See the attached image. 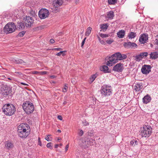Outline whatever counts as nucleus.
I'll return each instance as SVG.
<instances>
[{
	"label": "nucleus",
	"mask_w": 158,
	"mask_h": 158,
	"mask_svg": "<svg viewBox=\"0 0 158 158\" xmlns=\"http://www.w3.org/2000/svg\"><path fill=\"white\" fill-rule=\"evenodd\" d=\"M127 58V56L125 54H121L120 52H117L113 54L109 57L106 64L109 66H112L114 64L118 62L119 60L125 59Z\"/></svg>",
	"instance_id": "1"
},
{
	"label": "nucleus",
	"mask_w": 158,
	"mask_h": 158,
	"mask_svg": "<svg viewBox=\"0 0 158 158\" xmlns=\"http://www.w3.org/2000/svg\"><path fill=\"white\" fill-rule=\"evenodd\" d=\"M23 108L26 114H30L33 111L34 106L32 102L30 100L26 101L23 103Z\"/></svg>",
	"instance_id": "2"
},
{
	"label": "nucleus",
	"mask_w": 158,
	"mask_h": 158,
	"mask_svg": "<svg viewBox=\"0 0 158 158\" xmlns=\"http://www.w3.org/2000/svg\"><path fill=\"white\" fill-rule=\"evenodd\" d=\"M15 106L11 104H7L4 105L2 107L4 113L7 115L10 116L13 115L15 111Z\"/></svg>",
	"instance_id": "3"
},
{
	"label": "nucleus",
	"mask_w": 158,
	"mask_h": 158,
	"mask_svg": "<svg viewBox=\"0 0 158 158\" xmlns=\"http://www.w3.org/2000/svg\"><path fill=\"white\" fill-rule=\"evenodd\" d=\"M141 135L142 137H148L152 134V129L151 127L148 125H144L141 128Z\"/></svg>",
	"instance_id": "4"
},
{
	"label": "nucleus",
	"mask_w": 158,
	"mask_h": 158,
	"mask_svg": "<svg viewBox=\"0 0 158 158\" xmlns=\"http://www.w3.org/2000/svg\"><path fill=\"white\" fill-rule=\"evenodd\" d=\"M112 90L111 89L110 86L106 85H103L100 90L101 95L103 97H108L112 94Z\"/></svg>",
	"instance_id": "5"
},
{
	"label": "nucleus",
	"mask_w": 158,
	"mask_h": 158,
	"mask_svg": "<svg viewBox=\"0 0 158 158\" xmlns=\"http://www.w3.org/2000/svg\"><path fill=\"white\" fill-rule=\"evenodd\" d=\"M63 3L62 0H54L53 2V6L50 8V11L55 13L59 12L60 9L59 6L62 5Z\"/></svg>",
	"instance_id": "6"
},
{
	"label": "nucleus",
	"mask_w": 158,
	"mask_h": 158,
	"mask_svg": "<svg viewBox=\"0 0 158 158\" xmlns=\"http://www.w3.org/2000/svg\"><path fill=\"white\" fill-rule=\"evenodd\" d=\"M16 28L15 24L14 23H9L6 25L4 28L5 31H7L9 33L14 32Z\"/></svg>",
	"instance_id": "7"
},
{
	"label": "nucleus",
	"mask_w": 158,
	"mask_h": 158,
	"mask_svg": "<svg viewBox=\"0 0 158 158\" xmlns=\"http://www.w3.org/2000/svg\"><path fill=\"white\" fill-rule=\"evenodd\" d=\"M39 16L41 19H44L47 17L49 15L48 10L45 9H42L39 12Z\"/></svg>",
	"instance_id": "8"
},
{
	"label": "nucleus",
	"mask_w": 158,
	"mask_h": 158,
	"mask_svg": "<svg viewBox=\"0 0 158 158\" xmlns=\"http://www.w3.org/2000/svg\"><path fill=\"white\" fill-rule=\"evenodd\" d=\"M18 131H30L29 126L26 123L20 124L18 127Z\"/></svg>",
	"instance_id": "9"
},
{
	"label": "nucleus",
	"mask_w": 158,
	"mask_h": 158,
	"mask_svg": "<svg viewBox=\"0 0 158 158\" xmlns=\"http://www.w3.org/2000/svg\"><path fill=\"white\" fill-rule=\"evenodd\" d=\"M34 20L32 17L27 16L25 20V23L27 27H30L32 26Z\"/></svg>",
	"instance_id": "10"
},
{
	"label": "nucleus",
	"mask_w": 158,
	"mask_h": 158,
	"mask_svg": "<svg viewBox=\"0 0 158 158\" xmlns=\"http://www.w3.org/2000/svg\"><path fill=\"white\" fill-rule=\"evenodd\" d=\"M151 67L149 65H144L141 69V72L143 74H148L151 71Z\"/></svg>",
	"instance_id": "11"
},
{
	"label": "nucleus",
	"mask_w": 158,
	"mask_h": 158,
	"mask_svg": "<svg viewBox=\"0 0 158 158\" xmlns=\"http://www.w3.org/2000/svg\"><path fill=\"white\" fill-rule=\"evenodd\" d=\"M148 35L147 33H144L142 34L139 40L140 42L142 44L146 43L148 39Z\"/></svg>",
	"instance_id": "12"
},
{
	"label": "nucleus",
	"mask_w": 158,
	"mask_h": 158,
	"mask_svg": "<svg viewBox=\"0 0 158 158\" xmlns=\"http://www.w3.org/2000/svg\"><path fill=\"white\" fill-rule=\"evenodd\" d=\"M113 70L118 72H122L123 70V65L122 63H119L115 65L113 69Z\"/></svg>",
	"instance_id": "13"
},
{
	"label": "nucleus",
	"mask_w": 158,
	"mask_h": 158,
	"mask_svg": "<svg viewBox=\"0 0 158 158\" xmlns=\"http://www.w3.org/2000/svg\"><path fill=\"white\" fill-rule=\"evenodd\" d=\"M19 136L22 138H26L29 135V131H22L21 132L18 131Z\"/></svg>",
	"instance_id": "14"
},
{
	"label": "nucleus",
	"mask_w": 158,
	"mask_h": 158,
	"mask_svg": "<svg viewBox=\"0 0 158 158\" xmlns=\"http://www.w3.org/2000/svg\"><path fill=\"white\" fill-rule=\"evenodd\" d=\"M124 45L125 47H128L131 48L135 49L137 47V45L135 43L130 42L125 43Z\"/></svg>",
	"instance_id": "15"
},
{
	"label": "nucleus",
	"mask_w": 158,
	"mask_h": 158,
	"mask_svg": "<svg viewBox=\"0 0 158 158\" xmlns=\"http://www.w3.org/2000/svg\"><path fill=\"white\" fill-rule=\"evenodd\" d=\"M152 98L148 94L145 96L142 99L143 102L145 104H147L150 102Z\"/></svg>",
	"instance_id": "16"
},
{
	"label": "nucleus",
	"mask_w": 158,
	"mask_h": 158,
	"mask_svg": "<svg viewBox=\"0 0 158 158\" xmlns=\"http://www.w3.org/2000/svg\"><path fill=\"white\" fill-rule=\"evenodd\" d=\"M150 55V58L155 60L158 58V52H152Z\"/></svg>",
	"instance_id": "17"
},
{
	"label": "nucleus",
	"mask_w": 158,
	"mask_h": 158,
	"mask_svg": "<svg viewBox=\"0 0 158 158\" xmlns=\"http://www.w3.org/2000/svg\"><path fill=\"white\" fill-rule=\"evenodd\" d=\"M14 147V145L11 142L8 141L6 142L5 147L8 150L11 149Z\"/></svg>",
	"instance_id": "18"
},
{
	"label": "nucleus",
	"mask_w": 158,
	"mask_h": 158,
	"mask_svg": "<svg viewBox=\"0 0 158 158\" xmlns=\"http://www.w3.org/2000/svg\"><path fill=\"white\" fill-rule=\"evenodd\" d=\"M143 85L141 83H138L136 84L135 89L136 91H139L143 89Z\"/></svg>",
	"instance_id": "19"
},
{
	"label": "nucleus",
	"mask_w": 158,
	"mask_h": 158,
	"mask_svg": "<svg viewBox=\"0 0 158 158\" xmlns=\"http://www.w3.org/2000/svg\"><path fill=\"white\" fill-rule=\"evenodd\" d=\"M125 31L123 30H121L118 32L117 33V36L120 38H122L124 37L125 34Z\"/></svg>",
	"instance_id": "20"
},
{
	"label": "nucleus",
	"mask_w": 158,
	"mask_h": 158,
	"mask_svg": "<svg viewBox=\"0 0 158 158\" xmlns=\"http://www.w3.org/2000/svg\"><path fill=\"white\" fill-rule=\"evenodd\" d=\"M114 16V12L113 11H110L108 12L106 18L110 19H113Z\"/></svg>",
	"instance_id": "21"
},
{
	"label": "nucleus",
	"mask_w": 158,
	"mask_h": 158,
	"mask_svg": "<svg viewBox=\"0 0 158 158\" xmlns=\"http://www.w3.org/2000/svg\"><path fill=\"white\" fill-rule=\"evenodd\" d=\"M98 74L97 73L92 75L89 79V83H92L98 77Z\"/></svg>",
	"instance_id": "22"
},
{
	"label": "nucleus",
	"mask_w": 158,
	"mask_h": 158,
	"mask_svg": "<svg viewBox=\"0 0 158 158\" xmlns=\"http://www.w3.org/2000/svg\"><path fill=\"white\" fill-rule=\"evenodd\" d=\"M12 60L13 61V63L18 64H21L24 62L22 60L18 58H14L12 59Z\"/></svg>",
	"instance_id": "23"
},
{
	"label": "nucleus",
	"mask_w": 158,
	"mask_h": 158,
	"mask_svg": "<svg viewBox=\"0 0 158 158\" xmlns=\"http://www.w3.org/2000/svg\"><path fill=\"white\" fill-rule=\"evenodd\" d=\"M12 92L11 89L10 88H7L4 90L3 93L4 95H7L10 94Z\"/></svg>",
	"instance_id": "24"
},
{
	"label": "nucleus",
	"mask_w": 158,
	"mask_h": 158,
	"mask_svg": "<svg viewBox=\"0 0 158 158\" xmlns=\"http://www.w3.org/2000/svg\"><path fill=\"white\" fill-rule=\"evenodd\" d=\"M94 143L95 140L91 139L87 141V144H86V146L88 147L89 146L94 145Z\"/></svg>",
	"instance_id": "25"
},
{
	"label": "nucleus",
	"mask_w": 158,
	"mask_h": 158,
	"mask_svg": "<svg viewBox=\"0 0 158 158\" xmlns=\"http://www.w3.org/2000/svg\"><path fill=\"white\" fill-rule=\"evenodd\" d=\"M100 69L101 71L107 72L109 68L107 66L103 65L100 68Z\"/></svg>",
	"instance_id": "26"
},
{
	"label": "nucleus",
	"mask_w": 158,
	"mask_h": 158,
	"mask_svg": "<svg viewBox=\"0 0 158 158\" xmlns=\"http://www.w3.org/2000/svg\"><path fill=\"white\" fill-rule=\"evenodd\" d=\"M136 36V33L134 32H130L128 34V37L129 39H133Z\"/></svg>",
	"instance_id": "27"
},
{
	"label": "nucleus",
	"mask_w": 158,
	"mask_h": 158,
	"mask_svg": "<svg viewBox=\"0 0 158 158\" xmlns=\"http://www.w3.org/2000/svg\"><path fill=\"white\" fill-rule=\"evenodd\" d=\"M138 141L136 139H133L130 141V144L132 146H135L138 144Z\"/></svg>",
	"instance_id": "28"
},
{
	"label": "nucleus",
	"mask_w": 158,
	"mask_h": 158,
	"mask_svg": "<svg viewBox=\"0 0 158 158\" xmlns=\"http://www.w3.org/2000/svg\"><path fill=\"white\" fill-rule=\"evenodd\" d=\"M18 27L19 29L22 30L24 29L25 27L24 24L23 23H18Z\"/></svg>",
	"instance_id": "29"
},
{
	"label": "nucleus",
	"mask_w": 158,
	"mask_h": 158,
	"mask_svg": "<svg viewBox=\"0 0 158 158\" xmlns=\"http://www.w3.org/2000/svg\"><path fill=\"white\" fill-rule=\"evenodd\" d=\"M92 28L90 27H88L86 30V31L85 33V35L86 36H88L90 34L91 31L92 30Z\"/></svg>",
	"instance_id": "30"
},
{
	"label": "nucleus",
	"mask_w": 158,
	"mask_h": 158,
	"mask_svg": "<svg viewBox=\"0 0 158 158\" xmlns=\"http://www.w3.org/2000/svg\"><path fill=\"white\" fill-rule=\"evenodd\" d=\"M139 55V56H140L142 58V59L144 57L147 56L148 55V53L147 52H145L141 53Z\"/></svg>",
	"instance_id": "31"
},
{
	"label": "nucleus",
	"mask_w": 158,
	"mask_h": 158,
	"mask_svg": "<svg viewBox=\"0 0 158 158\" xmlns=\"http://www.w3.org/2000/svg\"><path fill=\"white\" fill-rule=\"evenodd\" d=\"M117 0H108V2L109 4L114 5L117 3Z\"/></svg>",
	"instance_id": "32"
},
{
	"label": "nucleus",
	"mask_w": 158,
	"mask_h": 158,
	"mask_svg": "<svg viewBox=\"0 0 158 158\" xmlns=\"http://www.w3.org/2000/svg\"><path fill=\"white\" fill-rule=\"evenodd\" d=\"M135 60L137 61H139L142 59L141 56H139V55H136L135 56Z\"/></svg>",
	"instance_id": "33"
},
{
	"label": "nucleus",
	"mask_w": 158,
	"mask_h": 158,
	"mask_svg": "<svg viewBox=\"0 0 158 158\" xmlns=\"http://www.w3.org/2000/svg\"><path fill=\"white\" fill-rule=\"evenodd\" d=\"M66 51H61L57 53L56 55L57 56H60L61 55H62L63 56H64L65 55V54L64 53V52H66Z\"/></svg>",
	"instance_id": "34"
},
{
	"label": "nucleus",
	"mask_w": 158,
	"mask_h": 158,
	"mask_svg": "<svg viewBox=\"0 0 158 158\" xmlns=\"http://www.w3.org/2000/svg\"><path fill=\"white\" fill-rule=\"evenodd\" d=\"M25 33V31H22L20 32L17 35L18 37H22Z\"/></svg>",
	"instance_id": "35"
},
{
	"label": "nucleus",
	"mask_w": 158,
	"mask_h": 158,
	"mask_svg": "<svg viewBox=\"0 0 158 158\" xmlns=\"http://www.w3.org/2000/svg\"><path fill=\"white\" fill-rule=\"evenodd\" d=\"M51 136V135H48L45 138V139L48 141H51L52 139Z\"/></svg>",
	"instance_id": "36"
},
{
	"label": "nucleus",
	"mask_w": 158,
	"mask_h": 158,
	"mask_svg": "<svg viewBox=\"0 0 158 158\" xmlns=\"http://www.w3.org/2000/svg\"><path fill=\"white\" fill-rule=\"evenodd\" d=\"M113 41V40L111 38L108 39L106 41L107 43L109 44H111Z\"/></svg>",
	"instance_id": "37"
},
{
	"label": "nucleus",
	"mask_w": 158,
	"mask_h": 158,
	"mask_svg": "<svg viewBox=\"0 0 158 158\" xmlns=\"http://www.w3.org/2000/svg\"><path fill=\"white\" fill-rule=\"evenodd\" d=\"M84 134V131L82 130L81 129H79L78 134L80 136H82Z\"/></svg>",
	"instance_id": "38"
},
{
	"label": "nucleus",
	"mask_w": 158,
	"mask_h": 158,
	"mask_svg": "<svg viewBox=\"0 0 158 158\" xmlns=\"http://www.w3.org/2000/svg\"><path fill=\"white\" fill-rule=\"evenodd\" d=\"M108 27L106 24H103L101 25L100 27L101 29L102 30L106 29Z\"/></svg>",
	"instance_id": "39"
},
{
	"label": "nucleus",
	"mask_w": 158,
	"mask_h": 158,
	"mask_svg": "<svg viewBox=\"0 0 158 158\" xmlns=\"http://www.w3.org/2000/svg\"><path fill=\"white\" fill-rule=\"evenodd\" d=\"M82 123L84 126H86L89 125V123H88L86 120H84L82 121Z\"/></svg>",
	"instance_id": "40"
},
{
	"label": "nucleus",
	"mask_w": 158,
	"mask_h": 158,
	"mask_svg": "<svg viewBox=\"0 0 158 158\" xmlns=\"http://www.w3.org/2000/svg\"><path fill=\"white\" fill-rule=\"evenodd\" d=\"M98 40L102 44L105 45V42L103 40H102L101 39H100V37L99 36L98 37Z\"/></svg>",
	"instance_id": "41"
},
{
	"label": "nucleus",
	"mask_w": 158,
	"mask_h": 158,
	"mask_svg": "<svg viewBox=\"0 0 158 158\" xmlns=\"http://www.w3.org/2000/svg\"><path fill=\"white\" fill-rule=\"evenodd\" d=\"M100 35V36L102 38H106L108 36V35L106 34H102L101 33Z\"/></svg>",
	"instance_id": "42"
},
{
	"label": "nucleus",
	"mask_w": 158,
	"mask_h": 158,
	"mask_svg": "<svg viewBox=\"0 0 158 158\" xmlns=\"http://www.w3.org/2000/svg\"><path fill=\"white\" fill-rule=\"evenodd\" d=\"M86 39V37H85L83 40H82V43H81V47H83V45H84V44H85V40Z\"/></svg>",
	"instance_id": "43"
},
{
	"label": "nucleus",
	"mask_w": 158,
	"mask_h": 158,
	"mask_svg": "<svg viewBox=\"0 0 158 158\" xmlns=\"http://www.w3.org/2000/svg\"><path fill=\"white\" fill-rule=\"evenodd\" d=\"M32 74H38L40 75V72L38 71H34L32 72Z\"/></svg>",
	"instance_id": "44"
},
{
	"label": "nucleus",
	"mask_w": 158,
	"mask_h": 158,
	"mask_svg": "<svg viewBox=\"0 0 158 158\" xmlns=\"http://www.w3.org/2000/svg\"><path fill=\"white\" fill-rule=\"evenodd\" d=\"M40 72V75H42L44 74H46L47 73V71H41Z\"/></svg>",
	"instance_id": "45"
},
{
	"label": "nucleus",
	"mask_w": 158,
	"mask_h": 158,
	"mask_svg": "<svg viewBox=\"0 0 158 158\" xmlns=\"http://www.w3.org/2000/svg\"><path fill=\"white\" fill-rule=\"evenodd\" d=\"M38 144L40 146H42V144L41 143L40 137H39L38 139Z\"/></svg>",
	"instance_id": "46"
},
{
	"label": "nucleus",
	"mask_w": 158,
	"mask_h": 158,
	"mask_svg": "<svg viewBox=\"0 0 158 158\" xmlns=\"http://www.w3.org/2000/svg\"><path fill=\"white\" fill-rule=\"evenodd\" d=\"M52 144V143H50V142L48 143L47 145V147L48 148H50L51 149V148H50L51 147V144Z\"/></svg>",
	"instance_id": "47"
},
{
	"label": "nucleus",
	"mask_w": 158,
	"mask_h": 158,
	"mask_svg": "<svg viewBox=\"0 0 158 158\" xmlns=\"http://www.w3.org/2000/svg\"><path fill=\"white\" fill-rule=\"evenodd\" d=\"M68 88L64 87L63 89L62 92H66L67 91Z\"/></svg>",
	"instance_id": "48"
},
{
	"label": "nucleus",
	"mask_w": 158,
	"mask_h": 158,
	"mask_svg": "<svg viewBox=\"0 0 158 158\" xmlns=\"http://www.w3.org/2000/svg\"><path fill=\"white\" fill-rule=\"evenodd\" d=\"M15 73L16 74L17 76L21 75H22V73L21 72H15Z\"/></svg>",
	"instance_id": "49"
},
{
	"label": "nucleus",
	"mask_w": 158,
	"mask_h": 158,
	"mask_svg": "<svg viewBox=\"0 0 158 158\" xmlns=\"http://www.w3.org/2000/svg\"><path fill=\"white\" fill-rule=\"evenodd\" d=\"M50 42L51 44H53L54 43V40L53 39H51L50 40Z\"/></svg>",
	"instance_id": "50"
},
{
	"label": "nucleus",
	"mask_w": 158,
	"mask_h": 158,
	"mask_svg": "<svg viewBox=\"0 0 158 158\" xmlns=\"http://www.w3.org/2000/svg\"><path fill=\"white\" fill-rule=\"evenodd\" d=\"M61 49L60 48H54L52 49V50H56V51H60L61 50Z\"/></svg>",
	"instance_id": "51"
},
{
	"label": "nucleus",
	"mask_w": 158,
	"mask_h": 158,
	"mask_svg": "<svg viewBox=\"0 0 158 158\" xmlns=\"http://www.w3.org/2000/svg\"><path fill=\"white\" fill-rule=\"evenodd\" d=\"M155 44L158 45V38L156 39L155 41Z\"/></svg>",
	"instance_id": "52"
},
{
	"label": "nucleus",
	"mask_w": 158,
	"mask_h": 158,
	"mask_svg": "<svg viewBox=\"0 0 158 158\" xmlns=\"http://www.w3.org/2000/svg\"><path fill=\"white\" fill-rule=\"evenodd\" d=\"M69 147V144H67L66 145L65 148V150L66 152L67 151V150H68Z\"/></svg>",
	"instance_id": "53"
},
{
	"label": "nucleus",
	"mask_w": 158,
	"mask_h": 158,
	"mask_svg": "<svg viewBox=\"0 0 158 158\" xmlns=\"http://www.w3.org/2000/svg\"><path fill=\"white\" fill-rule=\"evenodd\" d=\"M58 118L60 120H62V118L61 115H58Z\"/></svg>",
	"instance_id": "54"
},
{
	"label": "nucleus",
	"mask_w": 158,
	"mask_h": 158,
	"mask_svg": "<svg viewBox=\"0 0 158 158\" xmlns=\"http://www.w3.org/2000/svg\"><path fill=\"white\" fill-rule=\"evenodd\" d=\"M20 84L23 85H26V86H27L28 85L27 84H26L24 83H23V82H21L20 83Z\"/></svg>",
	"instance_id": "55"
},
{
	"label": "nucleus",
	"mask_w": 158,
	"mask_h": 158,
	"mask_svg": "<svg viewBox=\"0 0 158 158\" xmlns=\"http://www.w3.org/2000/svg\"><path fill=\"white\" fill-rule=\"evenodd\" d=\"M71 82L73 84H74L75 83V82L74 81V80L72 79L71 80Z\"/></svg>",
	"instance_id": "56"
},
{
	"label": "nucleus",
	"mask_w": 158,
	"mask_h": 158,
	"mask_svg": "<svg viewBox=\"0 0 158 158\" xmlns=\"http://www.w3.org/2000/svg\"><path fill=\"white\" fill-rule=\"evenodd\" d=\"M50 77L51 78L53 79V78H54L56 77L54 75H52V76H51Z\"/></svg>",
	"instance_id": "57"
},
{
	"label": "nucleus",
	"mask_w": 158,
	"mask_h": 158,
	"mask_svg": "<svg viewBox=\"0 0 158 158\" xmlns=\"http://www.w3.org/2000/svg\"><path fill=\"white\" fill-rule=\"evenodd\" d=\"M59 146V144H56L55 146V148H57Z\"/></svg>",
	"instance_id": "58"
},
{
	"label": "nucleus",
	"mask_w": 158,
	"mask_h": 158,
	"mask_svg": "<svg viewBox=\"0 0 158 158\" xmlns=\"http://www.w3.org/2000/svg\"><path fill=\"white\" fill-rule=\"evenodd\" d=\"M79 0H76V3H78V2H79Z\"/></svg>",
	"instance_id": "59"
},
{
	"label": "nucleus",
	"mask_w": 158,
	"mask_h": 158,
	"mask_svg": "<svg viewBox=\"0 0 158 158\" xmlns=\"http://www.w3.org/2000/svg\"><path fill=\"white\" fill-rule=\"evenodd\" d=\"M59 147H60V146H62L63 144H62L61 143L60 144H59Z\"/></svg>",
	"instance_id": "60"
},
{
	"label": "nucleus",
	"mask_w": 158,
	"mask_h": 158,
	"mask_svg": "<svg viewBox=\"0 0 158 158\" xmlns=\"http://www.w3.org/2000/svg\"><path fill=\"white\" fill-rule=\"evenodd\" d=\"M57 131L59 132H61L60 130L59 129Z\"/></svg>",
	"instance_id": "61"
},
{
	"label": "nucleus",
	"mask_w": 158,
	"mask_h": 158,
	"mask_svg": "<svg viewBox=\"0 0 158 158\" xmlns=\"http://www.w3.org/2000/svg\"><path fill=\"white\" fill-rule=\"evenodd\" d=\"M153 44H151V48H152L153 47Z\"/></svg>",
	"instance_id": "62"
},
{
	"label": "nucleus",
	"mask_w": 158,
	"mask_h": 158,
	"mask_svg": "<svg viewBox=\"0 0 158 158\" xmlns=\"http://www.w3.org/2000/svg\"><path fill=\"white\" fill-rule=\"evenodd\" d=\"M64 86L65 87H66V88H68V87L66 85V84H65V85H64Z\"/></svg>",
	"instance_id": "63"
},
{
	"label": "nucleus",
	"mask_w": 158,
	"mask_h": 158,
	"mask_svg": "<svg viewBox=\"0 0 158 158\" xmlns=\"http://www.w3.org/2000/svg\"><path fill=\"white\" fill-rule=\"evenodd\" d=\"M60 140V139H59V138H58V140Z\"/></svg>",
	"instance_id": "64"
}]
</instances>
